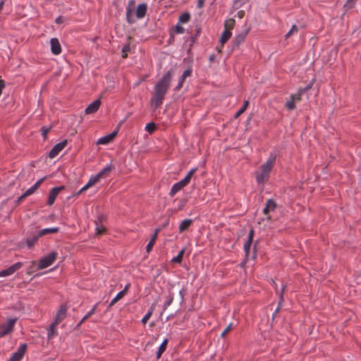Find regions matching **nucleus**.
Masks as SVG:
<instances>
[{
	"mask_svg": "<svg viewBox=\"0 0 361 361\" xmlns=\"http://www.w3.org/2000/svg\"><path fill=\"white\" fill-rule=\"evenodd\" d=\"M174 70L173 68L169 69L155 84L154 91L150 99L152 107L154 110L159 109L163 104L165 96L169 90Z\"/></svg>",
	"mask_w": 361,
	"mask_h": 361,
	"instance_id": "1",
	"label": "nucleus"
},
{
	"mask_svg": "<svg viewBox=\"0 0 361 361\" xmlns=\"http://www.w3.org/2000/svg\"><path fill=\"white\" fill-rule=\"evenodd\" d=\"M276 159V154H271L267 161L260 166V173L256 176L258 183H263L269 177V173Z\"/></svg>",
	"mask_w": 361,
	"mask_h": 361,
	"instance_id": "2",
	"label": "nucleus"
},
{
	"mask_svg": "<svg viewBox=\"0 0 361 361\" xmlns=\"http://www.w3.org/2000/svg\"><path fill=\"white\" fill-rule=\"evenodd\" d=\"M56 257L57 252L55 251H53L47 255L44 256L39 260L38 264V269H42L49 267L56 260Z\"/></svg>",
	"mask_w": 361,
	"mask_h": 361,
	"instance_id": "3",
	"label": "nucleus"
},
{
	"mask_svg": "<svg viewBox=\"0 0 361 361\" xmlns=\"http://www.w3.org/2000/svg\"><path fill=\"white\" fill-rule=\"evenodd\" d=\"M27 348V343H23L20 345L18 350L15 352L10 357L8 361H20L23 357Z\"/></svg>",
	"mask_w": 361,
	"mask_h": 361,
	"instance_id": "4",
	"label": "nucleus"
},
{
	"mask_svg": "<svg viewBox=\"0 0 361 361\" xmlns=\"http://www.w3.org/2000/svg\"><path fill=\"white\" fill-rule=\"evenodd\" d=\"M23 262H18L11 266H10L7 269L0 271V277H4V276L12 275L16 271L20 269L23 267Z\"/></svg>",
	"mask_w": 361,
	"mask_h": 361,
	"instance_id": "5",
	"label": "nucleus"
},
{
	"mask_svg": "<svg viewBox=\"0 0 361 361\" xmlns=\"http://www.w3.org/2000/svg\"><path fill=\"white\" fill-rule=\"evenodd\" d=\"M67 140H64L56 144L49 152V157L53 159L56 157L59 152L67 145Z\"/></svg>",
	"mask_w": 361,
	"mask_h": 361,
	"instance_id": "6",
	"label": "nucleus"
},
{
	"mask_svg": "<svg viewBox=\"0 0 361 361\" xmlns=\"http://www.w3.org/2000/svg\"><path fill=\"white\" fill-rule=\"evenodd\" d=\"M64 189H65V186H63V185H61L59 187H54V188H51L49 192L47 204L49 206L52 205L54 203L56 198L58 196L59 193Z\"/></svg>",
	"mask_w": 361,
	"mask_h": 361,
	"instance_id": "7",
	"label": "nucleus"
},
{
	"mask_svg": "<svg viewBox=\"0 0 361 361\" xmlns=\"http://www.w3.org/2000/svg\"><path fill=\"white\" fill-rule=\"evenodd\" d=\"M248 32L249 30H247L244 32H242L241 33H239L233 38L231 41L233 49L238 48L239 45L245 41V37Z\"/></svg>",
	"mask_w": 361,
	"mask_h": 361,
	"instance_id": "8",
	"label": "nucleus"
},
{
	"mask_svg": "<svg viewBox=\"0 0 361 361\" xmlns=\"http://www.w3.org/2000/svg\"><path fill=\"white\" fill-rule=\"evenodd\" d=\"M67 307L66 305H62L56 312L54 320L53 322L59 324L66 317Z\"/></svg>",
	"mask_w": 361,
	"mask_h": 361,
	"instance_id": "9",
	"label": "nucleus"
},
{
	"mask_svg": "<svg viewBox=\"0 0 361 361\" xmlns=\"http://www.w3.org/2000/svg\"><path fill=\"white\" fill-rule=\"evenodd\" d=\"M101 178V177L97 173L94 176H92L90 180H88L87 183L83 186L79 191H78L76 193L73 195V196H78L80 193H82L83 191L86 190L90 187L94 185L95 183H97L99 180Z\"/></svg>",
	"mask_w": 361,
	"mask_h": 361,
	"instance_id": "10",
	"label": "nucleus"
},
{
	"mask_svg": "<svg viewBox=\"0 0 361 361\" xmlns=\"http://www.w3.org/2000/svg\"><path fill=\"white\" fill-rule=\"evenodd\" d=\"M101 105V101L99 99L94 100L90 104H89L85 110L86 114H94L99 109Z\"/></svg>",
	"mask_w": 361,
	"mask_h": 361,
	"instance_id": "11",
	"label": "nucleus"
},
{
	"mask_svg": "<svg viewBox=\"0 0 361 361\" xmlns=\"http://www.w3.org/2000/svg\"><path fill=\"white\" fill-rule=\"evenodd\" d=\"M201 32H202V28H201L200 25L197 24L195 25V34L191 35V37L189 39L190 44H189V49L188 50V51H190L191 50L192 47L196 43L197 38L200 35Z\"/></svg>",
	"mask_w": 361,
	"mask_h": 361,
	"instance_id": "12",
	"label": "nucleus"
},
{
	"mask_svg": "<svg viewBox=\"0 0 361 361\" xmlns=\"http://www.w3.org/2000/svg\"><path fill=\"white\" fill-rule=\"evenodd\" d=\"M51 51L54 55H58L61 52V47L57 38H51L50 40Z\"/></svg>",
	"mask_w": 361,
	"mask_h": 361,
	"instance_id": "13",
	"label": "nucleus"
},
{
	"mask_svg": "<svg viewBox=\"0 0 361 361\" xmlns=\"http://www.w3.org/2000/svg\"><path fill=\"white\" fill-rule=\"evenodd\" d=\"M147 11V5L145 3L138 4L135 15L136 17L139 19L144 18L146 16Z\"/></svg>",
	"mask_w": 361,
	"mask_h": 361,
	"instance_id": "14",
	"label": "nucleus"
},
{
	"mask_svg": "<svg viewBox=\"0 0 361 361\" xmlns=\"http://www.w3.org/2000/svg\"><path fill=\"white\" fill-rule=\"evenodd\" d=\"M277 207L276 202L272 199H269L267 202L265 207L263 209L264 214H268L271 211H274Z\"/></svg>",
	"mask_w": 361,
	"mask_h": 361,
	"instance_id": "15",
	"label": "nucleus"
},
{
	"mask_svg": "<svg viewBox=\"0 0 361 361\" xmlns=\"http://www.w3.org/2000/svg\"><path fill=\"white\" fill-rule=\"evenodd\" d=\"M193 220L190 219H185L183 220L178 227L179 233H181L185 231H188L190 226L192 224Z\"/></svg>",
	"mask_w": 361,
	"mask_h": 361,
	"instance_id": "16",
	"label": "nucleus"
},
{
	"mask_svg": "<svg viewBox=\"0 0 361 361\" xmlns=\"http://www.w3.org/2000/svg\"><path fill=\"white\" fill-rule=\"evenodd\" d=\"M185 186H186V185L182 180H180L179 182L175 183L172 186V188L169 192V195L171 197H173L178 191H180L181 189H183Z\"/></svg>",
	"mask_w": 361,
	"mask_h": 361,
	"instance_id": "17",
	"label": "nucleus"
},
{
	"mask_svg": "<svg viewBox=\"0 0 361 361\" xmlns=\"http://www.w3.org/2000/svg\"><path fill=\"white\" fill-rule=\"evenodd\" d=\"M46 177H43L38 180L34 185H32L31 188H30L28 190H27L24 195L26 196V197L30 195H32L39 187V185L43 183Z\"/></svg>",
	"mask_w": 361,
	"mask_h": 361,
	"instance_id": "18",
	"label": "nucleus"
},
{
	"mask_svg": "<svg viewBox=\"0 0 361 361\" xmlns=\"http://www.w3.org/2000/svg\"><path fill=\"white\" fill-rule=\"evenodd\" d=\"M57 325L58 324H55L54 322H52L50 324L47 332V338L49 340L51 339L53 337L58 335V332L56 329Z\"/></svg>",
	"mask_w": 361,
	"mask_h": 361,
	"instance_id": "19",
	"label": "nucleus"
},
{
	"mask_svg": "<svg viewBox=\"0 0 361 361\" xmlns=\"http://www.w3.org/2000/svg\"><path fill=\"white\" fill-rule=\"evenodd\" d=\"M59 231V227L44 228L38 232V236H43L47 234L56 233Z\"/></svg>",
	"mask_w": 361,
	"mask_h": 361,
	"instance_id": "20",
	"label": "nucleus"
},
{
	"mask_svg": "<svg viewBox=\"0 0 361 361\" xmlns=\"http://www.w3.org/2000/svg\"><path fill=\"white\" fill-rule=\"evenodd\" d=\"M40 236H38V233H34L31 236H28L26 238V244H27V247L29 248L32 247L35 245V244L36 243V242L37 241V240H38V238Z\"/></svg>",
	"mask_w": 361,
	"mask_h": 361,
	"instance_id": "21",
	"label": "nucleus"
},
{
	"mask_svg": "<svg viewBox=\"0 0 361 361\" xmlns=\"http://www.w3.org/2000/svg\"><path fill=\"white\" fill-rule=\"evenodd\" d=\"M231 35H232V33L229 30H224L222 32L221 37L219 39V42L221 43V46H224V44H226L228 41V39L231 38Z\"/></svg>",
	"mask_w": 361,
	"mask_h": 361,
	"instance_id": "22",
	"label": "nucleus"
},
{
	"mask_svg": "<svg viewBox=\"0 0 361 361\" xmlns=\"http://www.w3.org/2000/svg\"><path fill=\"white\" fill-rule=\"evenodd\" d=\"M114 169V166L112 164H109L106 167H104L102 170H101L98 174L101 178L106 177L109 176V173Z\"/></svg>",
	"mask_w": 361,
	"mask_h": 361,
	"instance_id": "23",
	"label": "nucleus"
},
{
	"mask_svg": "<svg viewBox=\"0 0 361 361\" xmlns=\"http://www.w3.org/2000/svg\"><path fill=\"white\" fill-rule=\"evenodd\" d=\"M168 339L167 338H165L161 344L159 345V348H158V350L157 352V358L159 359L161 357V355L164 353V352L166 350V346H167V344H168Z\"/></svg>",
	"mask_w": 361,
	"mask_h": 361,
	"instance_id": "24",
	"label": "nucleus"
},
{
	"mask_svg": "<svg viewBox=\"0 0 361 361\" xmlns=\"http://www.w3.org/2000/svg\"><path fill=\"white\" fill-rule=\"evenodd\" d=\"M197 170V168H194V169H192L188 173V174L185 176V177L182 179L181 180L185 183V185H188L193 174L196 172V171Z\"/></svg>",
	"mask_w": 361,
	"mask_h": 361,
	"instance_id": "25",
	"label": "nucleus"
},
{
	"mask_svg": "<svg viewBox=\"0 0 361 361\" xmlns=\"http://www.w3.org/2000/svg\"><path fill=\"white\" fill-rule=\"evenodd\" d=\"M235 21L233 18H228L224 22L225 30L231 31L234 28Z\"/></svg>",
	"mask_w": 361,
	"mask_h": 361,
	"instance_id": "26",
	"label": "nucleus"
},
{
	"mask_svg": "<svg viewBox=\"0 0 361 361\" xmlns=\"http://www.w3.org/2000/svg\"><path fill=\"white\" fill-rule=\"evenodd\" d=\"M190 20V14L188 12L182 13L178 18V23H186Z\"/></svg>",
	"mask_w": 361,
	"mask_h": 361,
	"instance_id": "27",
	"label": "nucleus"
},
{
	"mask_svg": "<svg viewBox=\"0 0 361 361\" xmlns=\"http://www.w3.org/2000/svg\"><path fill=\"white\" fill-rule=\"evenodd\" d=\"M16 321H17L16 318L9 319L7 322V324H5V329L7 330L8 334L13 331Z\"/></svg>",
	"mask_w": 361,
	"mask_h": 361,
	"instance_id": "28",
	"label": "nucleus"
},
{
	"mask_svg": "<svg viewBox=\"0 0 361 361\" xmlns=\"http://www.w3.org/2000/svg\"><path fill=\"white\" fill-rule=\"evenodd\" d=\"M112 140H113V136L111 135L110 134H109L106 136H104V137L99 138L97 143L100 144V145H106V144L109 143Z\"/></svg>",
	"mask_w": 361,
	"mask_h": 361,
	"instance_id": "29",
	"label": "nucleus"
},
{
	"mask_svg": "<svg viewBox=\"0 0 361 361\" xmlns=\"http://www.w3.org/2000/svg\"><path fill=\"white\" fill-rule=\"evenodd\" d=\"M170 31L173 32V34H182L185 32L184 27L180 24L177 23L174 27L171 28Z\"/></svg>",
	"mask_w": 361,
	"mask_h": 361,
	"instance_id": "30",
	"label": "nucleus"
},
{
	"mask_svg": "<svg viewBox=\"0 0 361 361\" xmlns=\"http://www.w3.org/2000/svg\"><path fill=\"white\" fill-rule=\"evenodd\" d=\"M285 288L286 287L283 286L282 287V288H281V294H280V300H279V302L278 307L276 309L274 313L273 314V316H272L273 319H274L275 315L279 312V310L281 309V303L283 301V290H284Z\"/></svg>",
	"mask_w": 361,
	"mask_h": 361,
	"instance_id": "31",
	"label": "nucleus"
},
{
	"mask_svg": "<svg viewBox=\"0 0 361 361\" xmlns=\"http://www.w3.org/2000/svg\"><path fill=\"white\" fill-rule=\"evenodd\" d=\"M249 105L248 101H245L243 105L241 106V108L235 113L234 118H238L242 114H243L245 110L247 109V106Z\"/></svg>",
	"mask_w": 361,
	"mask_h": 361,
	"instance_id": "32",
	"label": "nucleus"
},
{
	"mask_svg": "<svg viewBox=\"0 0 361 361\" xmlns=\"http://www.w3.org/2000/svg\"><path fill=\"white\" fill-rule=\"evenodd\" d=\"M157 238H156V235H152L151 237V239H150L149 242L148 243V244L146 246V252L147 253H149L152 251Z\"/></svg>",
	"mask_w": 361,
	"mask_h": 361,
	"instance_id": "33",
	"label": "nucleus"
},
{
	"mask_svg": "<svg viewBox=\"0 0 361 361\" xmlns=\"http://www.w3.org/2000/svg\"><path fill=\"white\" fill-rule=\"evenodd\" d=\"M157 129V126L154 122L148 123L145 126V130L149 133L152 134Z\"/></svg>",
	"mask_w": 361,
	"mask_h": 361,
	"instance_id": "34",
	"label": "nucleus"
},
{
	"mask_svg": "<svg viewBox=\"0 0 361 361\" xmlns=\"http://www.w3.org/2000/svg\"><path fill=\"white\" fill-rule=\"evenodd\" d=\"M153 310H154V307L153 306H152L149 310H148V312H147V314L144 316V317L142 319V323L145 325L146 323L147 322V321L149 319V318L151 317L152 313H153Z\"/></svg>",
	"mask_w": 361,
	"mask_h": 361,
	"instance_id": "35",
	"label": "nucleus"
},
{
	"mask_svg": "<svg viewBox=\"0 0 361 361\" xmlns=\"http://www.w3.org/2000/svg\"><path fill=\"white\" fill-rule=\"evenodd\" d=\"M130 51V42H128L126 44H125L121 49L122 51V58L126 59L128 57V52Z\"/></svg>",
	"mask_w": 361,
	"mask_h": 361,
	"instance_id": "36",
	"label": "nucleus"
},
{
	"mask_svg": "<svg viewBox=\"0 0 361 361\" xmlns=\"http://www.w3.org/2000/svg\"><path fill=\"white\" fill-rule=\"evenodd\" d=\"M251 245H252V242H250V241H246V243L244 244L243 249H244V251L245 253V259L246 260H247L249 255H250Z\"/></svg>",
	"mask_w": 361,
	"mask_h": 361,
	"instance_id": "37",
	"label": "nucleus"
},
{
	"mask_svg": "<svg viewBox=\"0 0 361 361\" xmlns=\"http://www.w3.org/2000/svg\"><path fill=\"white\" fill-rule=\"evenodd\" d=\"M133 12V11H131L130 8H127L126 20L129 24H132L135 22V20L132 18Z\"/></svg>",
	"mask_w": 361,
	"mask_h": 361,
	"instance_id": "38",
	"label": "nucleus"
},
{
	"mask_svg": "<svg viewBox=\"0 0 361 361\" xmlns=\"http://www.w3.org/2000/svg\"><path fill=\"white\" fill-rule=\"evenodd\" d=\"M106 219V217L105 215L104 214H99L97 219L95 220V224H96V226H100V225H103V222L105 221Z\"/></svg>",
	"mask_w": 361,
	"mask_h": 361,
	"instance_id": "39",
	"label": "nucleus"
},
{
	"mask_svg": "<svg viewBox=\"0 0 361 361\" xmlns=\"http://www.w3.org/2000/svg\"><path fill=\"white\" fill-rule=\"evenodd\" d=\"M356 1L357 0H347L346 3L343 6L345 10L348 11L349 9L353 8Z\"/></svg>",
	"mask_w": 361,
	"mask_h": 361,
	"instance_id": "40",
	"label": "nucleus"
},
{
	"mask_svg": "<svg viewBox=\"0 0 361 361\" xmlns=\"http://www.w3.org/2000/svg\"><path fill=\"white\" fill-rule=\"evenodd\" d=\"M51 128H52L51 126L47 127L45 126H44L41 128L42 135L43 136L44 140H47V135L48 133L50 131V130L51 129Z\"/></svg>",
	"mask_w": 361,
	"mask_h": 361,
	"instance_id": "41",
	"label": "nucleus"
},
{
	"mask_svg": "<svg viewBox=\"0 0 361 361\" xmlns=\"http://www.w3.org/2000/svg\"><path fill=\"white\" fill-rule=\"evenodd\" d=\"M106 232V228L104 225L96 226V234L103 235Z\"/></svg>",
	"mask_w": 361,
	"mask_h": 361,
	"instance_id": "42",
	"label": "nucleus"
},
{
	"mask_svg": "<svg viewBox=\"0 0 361 361\" xmlns=\"http://www.w3.org/2000/svg\"><path fill=\"white\" fill-rule=\"evenodd\" d=\"M299 30L298 27H297V25H293L290 30L288 32V33L285 35V37L286 39H288V37H290L293 33L294 32H298Z\"/></svg>",
	"mask_w": 361,
	"mask_h": 361,
	"instance_id": "43",
	"label": "nucleus"
},
{
	"mask_svg": "<svg viewBox=\"0 0 361 361\" xmlns=\"http://www.w3.org/2000/svg\"><path fill=\"white\" fill-rule=\"evenodd\" d=\"M129 284H127L125 288H123V290L120 291L116 296V298L119 300H121L123 296L124 295L126 294V293L127 292L128 288H129Z\"/></svg>",
	"mask_w": 361,
	"mask_h": 361,
	"instance_id": "44",
	"label": "nucleus"
},
{
	"mask_svg": "<svg viewBox=\"0 0 361 361\" xmlns=\"http://www.w3.org/2000/svg\"><path fill=\"white\" fill-rule=\"evenodd\" d=\"M97 306H98V303H97L96 305H94L93 306V307L92 308V310H90L87 314L85 315V319H89L93 314L95 313V312L97 311Z\"/></svg>",
	"mask_w": 361,
	"mask_h": 361,
	"instance_id": "45",
	"label": "nucleus"
},
{
	"mask_svg": "<svg viewBox=\"0 0 361 361\" xmlns=\"http://www.w3.org/2000/svg\"><path fill=\"white\" fill-rule=\"evenodd\" d=\"M173 297L172 295H169L168 297H167V300L166 301L164 302V310H166V308L170 306L173 302Z\"/></svg>",
	"mask_w": 361,
	"mask_h": 361,
	"instance_id": "46",
	"label": "nucleus"
},
{
	"mask_svg": "<svg viewBox=\"0 0 361 361\" xmlns=\"http://www.w3.org/2000/svg\"><path fill=\"white\" fill-rule=\"evenodd\" d=\"M285 106L287 108V109H288V110H293L296 107L295 102L293 100H292V99L290 101H288L286 103Z\"/></svg>",
	"mask_w": 361,
	"mask_h": 361,
	"instance_id": "47",
	"label": "nucleus"
},
{
	"mask_svg": "<svg viewBox=\"0 0 361 361\" xmlns=\"http://www.w3.org/2000/svg\"><path fill=\"white\" fill-rule=\"evenodd\" d=\"M8 334V332L5 329V324L0 325V338L6 336Z\"/></svg>",
	"mask_w": 361,
	"mask_h": 361,
	"instance_id": "48",
	"label": "nucleus"
},
{
	"mask_svg": "<svg viewBox=\"0 0 361 361\" xmlns=\"http://www.w3.org/2000/svg\"><path fill=\"white\" fill-rule=\"evenodd\" d=\"M302 92L300 90V92L298 94H292L291 95V99L294 102L295 101H300L301 99Z\"/></svg>",
	"mask_w": 361,
	"mask_h": 361,
	"instance_id": "49",
	"label": "nucleus"
},
{
	"mask_svg": "<svg viewBox=\"0 0 361 361\" xmlns=\"http://www.w3.org/2000/svg\"><path fill=\"white\" fill-rule=\"evenodd\" d=\"M314 82V79L310 81V82L304 88L300 90L302 93H305L306 91L309 90L310 89L312 88L313 84Z\"/></svg>",
	"mask_w": 361,
	"mask_h": 361,
	"instance_id": "50",
	"label": "nucleus"
},
{
	"mask_svg": "<svg viewBox=\"0 0 361 361\" xmlns=\"http://www.w3.org/2000/svg\"><path fill=\"white\" fill-rule=\"evenodd\" d=\"M185 80V79H183V77H182V76L180 77V78L179 79V82H178V85L174 88V90L176 91H178V90L181 89V87H183V84Z\"/></svg>",
	"mask_w": 361,
	"mask_h": 361,
	"instance_id": "51",
	"label": "nucleus"
},
{
	"mask_svg": "<svg viewBox=\"0 0 361 361\" xmlns=\"http://www.w3.org/2000/svg\"><path fill=\"white\" fill-rule=\"evenodd\" d=\"M175 41V34H173L171 31H169V38L168 39V44H171Z\"/></svg>",
	"mask_w": 361,
	"mask_h": 361,
	"instance_id": "52",
	"label": "nucleus"
},
{
	"mask_svg": "<svg viewBox=\"0 0 361 361\" xmlns=\"http://www.w3.org/2000/svg\"><path fill=\"white\" fill-rule=\"evenodd\" d=\"M254 234H255V231H254L253 228H251L249 231V233H248V238H247V241H250L252 243Z\"/></svg>",
	"mask_w": 361,
	"mask_h": 361,
	"instance_id": "53",
	"label": "nucleus"
},
{
	"mask_svg": "<svg viewBox=\"0 0 361 361\" xmlns=\"http://www.w3.org/2000/svg\"><path fill=\"white\" fill-rule=\"evenodd\" d=\"M186 203H187V200L182 199L179 202L178 210H182L183 209V207L185 206Z\"/></svg>",
	"mask_w": 361,
	"mask_h": 361,
	"instance_id": "54",
	"label": "nucleus"
},
{
	"mask_svg": "<svg viewBox=\"0 0 361 361\" xmlns=\"http://www.w3.org/2000/svg\"><path fill=\"white\" fill-rule=\"evenodd\" d=\"M182 261H183V258L181 257H180L178 255L171 259V262L178 263V264H180L182 262Z\"/></svg>",
	"mask_w": 361,
	"mask_h": 361,
	"instance_id": "55",
	"label": "nucleus"
},
{
	"mask_svg": "<svg viewBox=\"0 0 361 361\" xmlns=\"http://www.w3.org/2000/svg\"><path fill=\"white\" fill-rule=\"evenodd\" d=\"M192 73V70L190 68H188L185 70L183 73L182 74V77H183V79H185L187 77L190 76Z\"/></svg>",
	"mask_w": 361,
	"mask_h": 361,
	"instance_id": "56",
	"label": "nucleus"
},
{
	"mask_svg": "<svg viewBox=\"0 0 361 361\" xmlns=\"http://www.w3.org/2000/svg\"><path fill=\"white\" fill-rule=\"evenodd\" d=\"M135 4V0H130L127 8H130L131 11H133Z\"/></svg>",
	"mask_w": 361,
	"mask_h": 361,
	"instance_id": "57",
	"label": "nucleus"
},
{
	"mask_svg": "<svg viewBox=\"0 0 361 361\" xmlns=\"http://www.w3.org/2000/svg\"><path fill=\"white\" fill-rule=\"evenodd\" d=\"M231 326H232V324H230L225 329L224 331L221 333V337H224L226 336V334L230 331L231 328Z\"/></svg>",
	"mask_w": 361,
	"mask_h": 361,
	"instance_id": "58",
	"label": "nucleus"
},
{
	"mask_svg": "<svg viewBox=\"0 0 361 361\" xmlns=\"http://www.w3.org/2000/svg\"><path fill=\"white\" fill-rule=\"evenodd\" d=\"M64 22V18L61 16L57 17L55 20L56 24H61Z\"/></svg>",
	"mask_w": 361,
	"mask_h": 361,
	"instance_id": "59",
	"label": "nucleus"
},
{
	"mask_svg": "<svg viewBox=\"0 0 361 361\" xmlns=\"http://www.w3.org/2000/svg\"><path fill=\"white\" fill-rule=\"evenodd\" d=\"M26 197V196L24 195V193L23 195H21L15 202L16 203V205H18L20 202L25 199Z\"/></svg>",
	"mask_w": 361,
	"mask_h": 361,
	"instance_id": "60",
	"label": "nucleus"
},
{
	"mask_svg": "<svg viewBox=\"0 0 361 361\" xmlns=\"http://www.w3.org/2000/svg\"><path fill=\"white\" fill-rule=\"evenodd\" d=\"M118 300L115 297L109 303L107 310L111 308L116 302H117Z\"/></svg>",
	"mask_w": 361,
	"mask_h": 361,
	"instance_id": "61",
	"label": "nucleus"
},
{
	"mask_svg": "<svg viewBox=\"0 0 361 361\" xmlns=\"http://www.w3.org/2000/svg\"><path fill=\"white\" fill-rule=\"evenodd\" d=\"M118 300L115 297L109 303L107 310L111 308L116 302H117Z\"/></svg>",
	"mask_w": 361,
	"mask_h": 361,
	"instance_id": "62",
	"label": "nucleus"
},
{
	"mask_svg": "<svg viewBox=\"0 0 361 361\" xmlns=\"http://www.w3.org/2000/svg\"><path fill=\"white\" fill-rule=\"evenodd\" d=\"M184 292H185L184 289H182L179 291V295H180V303L183 302L184 300Z\"/></svg>",
	"mask_w": 361,
	"mask_h": 361,
	"instance_id": "63",
	"label": "nucleus"
},
{
	"mask_svg": "<svg viewBox=\"0 0 361 361\" xmlns=\"http://www.w3.org/2000/svg\"><path fill=\"white\" fill-rule=\"evenodd\" d=\"M245 16V11L241 10V11H238L237 13V16L239 18H243Z\"/></svg>",
	"mask_w": 361,
	"mask_h": 361,
	"instance_id": "64",
	"label": "nucleus"
}]
</instances>
